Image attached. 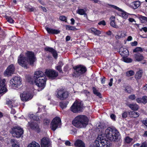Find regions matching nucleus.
<instances>
[{
    "mask_svg": "<svg viewBox=\"0 0 147 147\" xmlns=\"http://www.w3.org/2000/svg\"><path fill=\"white\" fill-rule=\"evenodd\" d=\"M45 73L47 76L51 80L55 79L58 76V72L52 69H46Z\"/></svg>",
    "mask_w": 147,
    "mask_h": 147,
    "instance_id": "13",
    "label": "nucleus"
},
{
    "mask_svg": "<svg viewBox=\"0 0 147 147\" xmlns=\"http://www.w3.org/2000/svg\"><path fill=\"white\" fill-rule=\"evenodd\" d=\"M99 25H102L103 26H105L106 25L105 22L104 20H102L99 22L98 23Z\"/></svg>",
    "mask_w": 147,
    "mask_h": 147,
    "instance_id": "53",
    "label": "nucleus"
},
{
    "mask_svg": "<svg viewBox=\"0 0 147 147\" xmlns=\"http://www.w3.org/2000/svg\"><path fill=\"white\" fill-rule=\"evenodd\" d=\"M15 71V66L13 64H11L7 67L3 74L5 77H9L14 74Z\"/></svg>",
    "mask_w": 147,
    "mask_h": 147,
    "instance_id": "11",
    "label": "nucleus"
},
{
    "mask_svg": "<svg viewBox=\"0 0 147 147\" xmlns=\"http://www.w3.org/2000/svg\"><path fill=\"white\" fill-rule=\"evenodd\" d=\"M142 123L147 127V118L145 120H142Z\"/></svg>",
    "mask_w": 147,
    "mask_h": 147,
    "instance_id": "52",
    "label": "nucleus"
},
{
    "mask_svg": "<svg viewBox=\"0 0 147 147\" xmlns=\"http://www.w3.org/2000/svg\"><path fill=\"white\" fill-rule=\"evenodd\" d=\"M92 89L94 95L97 96L99 98H102L101 94L98 91V90L95 87H93Z\"/></svg>",
    "mask_w": 147,
    "mask_h": 147,
    "instance_id": "30",
    "label": "nucleus"
},
{
    "mask_svg": "<svg viewBox=\"0 0 147 147\" xmlns=\"http://www.w3.org/2000/svg\"><path fill=\"white\" fill-rule=\"evenodd\" d=\"M141 4L140 2L139 1H136L134 2L133 7L134 9L138 8Z\"/></svg>",
    "mask_w": 147,
    "mask_h": 147,
    "instance_id": "40",
    "label": "nucleus"
},
{
    "mask_svg": "<svg viewBox=\"0 0 147 147\" xmlns=\"http://www.w3.org/2000/svg\"><path fill=\"white\" fill-rule=\"evenodd\" d=\"M45 29L48 33L50 34H58L60 32V31L59 30L53 29L48 27H46Z\"/></svg>",
    "mask_w": 147,
    "mask_h": 147,
    "instance_id": "23",
    "label": "nucleus"
},
{
    "mask_svg": "<svg viewBox=\"0 0 147 147\" xmlns=\"http://www.w3.org/2000/svg\"><path fill=\"white\" fill-rule=\"evenodd\" d=\"M25 7L27 11L29 12H33L35 10H36V9L35 7H32L29 5H26L25 6Z\"/></svg>",
    "mask_w": 147,
    "mask_h": 147,
    "instance_id": "31",
    "label": "nucleus"
},
{
    "mask_svg": "<svg viewBox=\"0 0 147 147\" xmlns=\"http://www.w3.org/2000/svg\"><path fill=\"white\" fill-rule=\"evenodd\" d=\"M110 20H111L110 22V25L112 27L116 28L117 27V25L115 24V18L114 16H112L110 18Z\"/></svg>",
    "mask_w": 147,
    "mask_h": 147,
    "instance_id": "34",
    "label": "nucleus"
},
{
    "mask_svg": "<svg viewBox=\"0 0 147 147\" xmlns=\"http://www.w3.org/2000/svg\"><path fill=\"white\" fill-rule=\"evenodd\" d=\"M26 61L25 57L23 56L18 58V63L20 65L24 67H27Z\"/></svg>",
    "mask_w": 147,
    "mask_h": 147,
    "instance_id": "18",
    "label": "nucleus"
},
{
    "mask_svg": "<svg viewBox=\"0 0 147 147\" xmlns=\"http://www.w3.org/2000/svg\"><path fill=\"white\" fill-rule=\"evenodd\" d=\"M138 42L136 41H134V42H131V45L132 46H135L137 45Z\"/></svg>",
    "mask_w": 147,
    "mask_h": 147,
    "instance_id": "58",
    "label": "nucleus"
},
{
    "mask_svg": "<svg viewBox=\"0 0 147 147\" xmlns=\"http://www.w3.org/2000/svg\"><path fill=\"white\" fill-rule=\"evenodd\" d=\"M11 133L12 135L16 138H19L24 133L23 129L19 126H15L11 129Z\"/></svg>",
    "mask_w": 147,
    "mask_h": 147,
    "instance_id": "10",
    "label": "nucleus"
},
{
    "mask_svg": "<svg viewBox=\"0 0 147 147\" xmlns=\"http://www.w3.org/2000/svg\"><path fill=\"white\" fill-rule=\"evenodd\" d=\"M11 142L12 144V147H20L19 144L15 139H11Z\"/></svg>",
    "mask_w": 147,
    "mask_h": 147,
    "instance_id": "35",
    "label": "nucleus"
},
{
    "mask_svg": "<svg viewBox=\"0 0 147 147\" xmlns=\"http://www.w3.org/2000/svg\"><path fill=\"white\" fill-rule=\"evenodd\" d=\"M40 7L42 9V10L45 12H47V10L44 7H43L42 6H40Z\"/></svg>",
    "mask_w": 147,
    "mask_h": 147,
    "instance_id": "63",
    "label": "nucleus"
},
{
    "mask_svg": "<svg viewBox=\"0 0 147 147\" xmlns=\"http://www.w3.org/2000/svg\"><path fill=\"white\" fill-rule=\"evenodd\" d=\"M99 128H100L101 130H102L104 129V127L103 125L102 124H100L98 126Z\"/></svg>",
    "mask_w": 147,
    "mask_h": 147,
    "instance_id": "59",
    "label": "nucleus"
},
{
    "mask_svg": "<svg viewBox=\"0 0 147 147\" xmlns=\"http://www.w3.org/2000/svg\"><path fill=\"white\" fill-rule=\"evenodd\" d=\"M44 50L45 51L51 53L55 59L57 58L58 54L57 51L53 48L47 47L45 48Z\"/></svg>",
    "mask_w": 147,
    "mask_h": 147,
    "instance_id": "17",
    "label": "nucleus"
},
{
    "mask_svg": "<svg viewBox=\"0 0 147 147\" xmlns=\"http://www.w3.org/2000/svg\"><path fill=\"white\" fill-rule=\"evenodd\" d=\"M21 100L23 102H26L31 99L33 96L31 93L27 91H24L20 94Z\"/></svg>",
    "mask_w": 147,
    "mask_h": 147,
    "instance_id": "14",
    "label": "nucleus"
},
{
    "mask_svg": "<svg viewBox=\"0 0 147 147\" xmlns=\"http://www.w3.org/2000/svg\"><path fill=\"white\" fill-rule=\"evenodd\" d=\"M127 105L134 111H136L139 108V106L136 104H128Z\"/></svg>",
    "mask_w": 147,
    "mask_h": 147,
    "instance_id": "27",
    "label": "nucleus"
},
{
    "mask_svg": "<svg viewBox=\"0 0 147 147\" xmlns=\"http://www.w3.org/2000/svg\"><path fill=\"white\" fill-rule=\"evenodd\" d=\"M29 117L30 118L32 119H33L34 121H38L40 119L38 116L34 114H31L29 115Z\"/></svg>",
    "mask_w": 147,
    "mask_h": 147,
    "instance_id": "33",
    "label": "nucleus"
},
{
    "mask_svg": "<svg viewBox=\"0 0 147 147\" xmlns=\"http://www.w3.org/2000/svg\"><path fill=\"white\" fill-rule=\"evenodd\" d=\"M56 92V96L61 100L66 99L68 98L69 94L68 91L65 90L63 88L58 89Z\"/></svg>",
    "mask_w": 147,
    "mask_h": 147,
    "instance_id": "7",
    "label": "nucleus"
},
{
    "mask_svg": "<svg viewBox=\"0 0 147 147\" xmlns=\"http://www.w3.org/2000/svg\"><path fill=\"white\" fill-rule=\"evenodd\" d=\"M25 57L27 61L30 65H33L35 61L36 60L34 53L32 51H28L25 53Z\"/></svg>",
    "mask_w": 147,
    "mask_h": 147,
    "instance_id": "8",
    "label": "nucleus"
},
{
    "mask_svg": "<svg viewBox=\"0 0 147 147\" xmlns=\"http://www.w3.org/2000/svg\"><path fill=\"white\" fill-rule=\"evenodd\" d=\"M134 57L136 61H140L144 59V56L142 54L139 53H137L134 55Z\"/></svg>",
    "mask_w": 147,
    "mask_h": 147,
    "instance_id": "25",
    "label": "nucleus"
},
{
    "mask_svg": "<svg viewBox=\"0 0 147 147\" xmlns=\"http://www.w3.org/2000/svg\"><path fill=\"white\" fill-rule=\"evenodd\" d=\"M73 69L74 70L73 76L77 78L84 76L87 71L86 67L82 64H79L73 66Z\"/></svg>",
    "mask_w": 147,
    "mask_h": 147,
    "instance_id": "4",
    "label": "nucleus"
},
{
    "mask_svg": "<svg viewBox=\"0 0 147 147\" xmlns=\"http://www.w3.org/2000/svg\"><path fill=\"white\" fill-rule=\"evenodd\" d=\"M106 7L110 8H113L119 11H120L121 16L123 19H126L127 18L128 16V15L129 14L127 12L123 10L120 8L114 5L108 4L106 5Z\"/></svg>",
    "mask_w": 147,
    "mask_h": 147,
    "instance_id": "12",
    "label": "nucleus"
},
{
    "mask_svg": "<svg viewBox=\"0 0 147 147\" xmlns=\"http://www.w3.org/2000/svg\"><path fill=\"white\" fill-rule=\"evenodd\" d=\"M28 124L31 129L36 130L38 133L40 132L39 126L37 123L33 121L28 122Z\"/></svg>",
    "mask_w": 147,
    "mask_h": 147,
    "instance_id": "16",
    "label": "nucleus"
},
{
    "mask_svg": "<svg viewBox=\"0 0 147 147\" xmlns=\"http://www.w3.org/2000/svg\"><path fill=\"white\" fill-rule=\"evenodd\" d=\"M119 52L121 56L127 57L129 55L128 50L126 48L123 47H121L119 51Z\"/></svg>",
    "mask_w": 147,
    "mask_h": 147,
    "instance_id": "20",
    "label": "nucleus"
},
{
    "mask_svg": "<svg viewBox=\"0 0 147 147\" xmlns=\"http://www.w3.org/2000/svg\"><path fill=\"white\" fill-rule=\"evenodd\" d=\"M140 147H147V144L146 142L142 143Z\"/></svg>",
    "mask_w": 147,
    "mask_h": 147,
    "instance_id": "55",
    "label": "nucleus"
},
{
    "mask_svg": "<svg viewBox=\"0 0 147 147\" xmlns=\"http://www.w3.org/2000/svg\"><path fill=\"white\" fill-rule=\"evenodd\" d=\"M128 98L129 99L133 100L135 99L136 96L134 94H132L129 96Z\"/></svg>",
    "mask_w": 147,
    "mask_h": 147,
    "instance_id": "48",
    "label": "nucleus"
},
{
    "mask_svg": "<svg viewBox=\"0 0 147 147\" xmlns=\"http://www.w3.org/2000/svg\"><path fill=\"white\" fill-rule=\"evenodd\" d=\"M130 117L133 118L138 117L140 115L139 113L134 111H129L128 112Z\"/></svg>",
    "mask_w": 147,
    "mask_h": 147,
    "instance_id": "28",
    "label": "nucleus"
},
{
    "mask_svg": "<svg viewBox=\"0 0 147 147\" xmlns=\"http://www.w3.org/2000/svg\"><path fill=\"white\" fill-rule=\"evenodd\" d=\"M102 134L100 137L98 136L96 140L94 142V145L96 147H109V142L105 139H104V136H102Z\"/></svg>",
    "mask_w": 147,
    "mask_h": 147,
    "instance_id": "5",
    "label": "nucleus"
},
{
    "mask_svg": "<svg viewBox=\"0 0 147 147\" xmlns=\"http://www.w3.org/2000/svg\"><path fill=\"white\" fill-rule=\"evenodd\" d=\"M96 30V29L94 28H90V30L91 31V32L93 34L94 33V32H95V31Z\"/></svg>",
    "mask_w": 147,
    "mask_h": 147,
    "instance_id": "64",
    "label": "nucleus"
},
{
    "mask_svg": "<svg viewBox=\"0 0 147 147\" xmlns=\"http://www.w3.org/2000/svg\"><path fill=\"white\" fill-rule=\"evenodd\" d=\"M85 11L83 9H78L77 13L78 14L81 15H84V16H87V14L85 12Z\"/></svg>",
    "mask_w": 147,
    "mask_h": 147,
    "instance_id": "36",
    "label": "nucleus"
},
{
    "mask_svg": "<svg viewBox=\"0 0 147 147\" xmlns=\"http://www.w3.org/2000/svg\"><path fill=\"white\" fill-rule=\"evenodd\" d=\"M125 90L127 93L130 94L133 91V89L130 86H128L125 87Z\"/></svg>",
    "mask_w": 147,
    "mask_h": 147,
    "instance_id": "41",
    "label": "nucleus"
},
{
    "mask_svg": "<svg viewBox=\"0 0 147 147\" xmlns=\"http://www.w3.org/2000/svg\"><path fill=\"white\" fill-rule=\"evenodd\" d=\"M95 35L99 36L101 34V32L97 30H96L95 31V32L93 33Z\"/></svg>",
    "mask_w": 147,
    "mask_h": 147,
    "instance_id": "51",
    "label": "nucleus"
},
{
    "mask_svg": "<svg viewBox=\"0 0 147 147\" xmlns=\"http://www.w3.org/2000/svg\"><path fill=\"white\" fill-rule=\"evenodd\" d=\"M69 103V101H62L60 102L59 104L60 107L63 109L65 108L67 106V105Z\"/></svg>",
    "mask_w": 147,
    "mask_h": 147,
    "instance_id": "32",
    "label": "nucleus"
},
{
    "mask_svg": "<svg viewBox=\"0 0 147 147\" xmlns=\"http://www.w3.org/2000/svg\"><path fill=\"white\" fill-rule=\"evenodd\" d=\"M143 74V71L142 70L140 69L137 71L135 74L134 77L138 83H139V80L142 78Z\"/></svg>",
    "mask_w": 147,
    "mask_h": 147,
    "instance_id": "21",
    "label": "nucleus"
},
{
    "mask_svg": "<svg viewBox=\"0 0 147 147\" xmlns=\"http://www.w3.org/2000/svg\"><path fill=\"white\" fill-rule=\"evenodd\" d=\"M143 51V49L140 47H137L134 49L133 50L134 53H136L137 52H142Z\"/></svg>",
    "mask_w": 147,
    "mask_h": 147,
    "instance_id": "44",
    "label": "nucleus"
},
{
    "mask_svg": "<svg viewBox=\"0 0 147 147\" xmlns=\"http://www.w3.org/2000/svg\"><path fill=\"white\" fill-rule=\"evenodd\" d=\"M113 81V78H111L109 82V86L111 87L112 86Z\"/></svg>",
    "mask_w": 147,
    "mask_h": 147,
    "instance_id": "56",
    "label": "nucleus"
},
{
    "mask_svg": "<svg viewBox=\"0 0 147 147\" xmlns=\"http://www.w3.org/2000/svg\"><path fill=\"white\" fill-rule=\"evenodd\" d=\"M59 19L62 21H66L67 18L64 16H61L59 17Z\"/></svg>",
    "mask_w": 147,
    "mask_h": 147,
    "instance_id": "47",
    "label": "nucleus"
},
{
    "mask_svg": "<svg viewBox=\"0 0 147 147\" xmlns=\"http://www.w3.org/2000/svg\"><path fill=\"white\" fill-rule=\"evenodd\" d=\"M65 144L66 146H71V143L69 140H66L65 141Z\"/></svg>",
    "mask_w": 147,
    "mask_h": 147,
    "instance_id": "57",
    "label": "nucleus"
},
{
    "mask_svg": "<svg viewBox=\"0 0 147 147\" xmlns=\"http://www.w3.org/2000/svg\"><path fill=\"white\" fill-rule=\"evenodd\" d=\"M61 122V120L59 117H56L54 118L51 123L50 127L51 130L53 131H55Z\"/></svg>",
    "mask_w": 147,
    "mask_h": 147,
    "instance_id": "15",
    "label": "nucleus"
},
{
    "mask_svg": "<svg viewBox=\"0 0 147 147\" xmlns=\"http://www.w3.org/2000/svg\"><path fill=\"white\" fill-rule=\"evenodd\" d=\"M74 145L76 147H85L84 142L79 139L77 140L75 142Z\"/></svg>",
    "mask_w": 147,
    "mask_h": 147,
    "instance_id": "26",
    "label": "nucleus"
},
{
    "mask_svg": "<svg viewBox=\"0 0 147 147\" xmlns=\"http://www.w3.org/2000/svg\"><path fill=\"white\" fill-rule=\"evenodd\" d=\"M5 18L7 20V21L10 23H13L14 20L10 16H8L7 15L5 16Z\"/></svg>",
    "mask_w": 147,
    "mask_h": 147,
    "instance_id": "43",
    "label": "nucleus"
},
{
    "mask_svg": "<svg viewBox=\"0 0 147 147\" xmlns=\"http://www.w3.org/2000/svg\"><path fill=\"white\" fill-rule=\"evenodd\" d=\"M39 145L35 142H32V143L29 144L28 147H40Z\"/></svg>",
    "mask_w": 147,
    "mask_h": 147,
    "instance_id": "38",
    "label": "nucleus"
},
{
    "mask_svg": "<svg viewBox=\"0 0 147 147\" xmlns=\"http://www.w3.org/2000/svg\"><path fill=\"white\" fill-rule=\"evenodd\" d=\"M110 117L111 119L113 120H115L116 116L114 114H111L110 115Z\"/></svg>",
    "mask_w": 147,
    "mask_h": 147,
    "instance_id": "61",
    "label": "nucleus"
},
{
    "mask_svg": "<svg viewBox=\"0 0 147 147\" xmlns=\"http://www.w3.org/2000/svg\"><path fill=\"white\" fill-rule=\"evenodd\" d=\"M134 72L132 70H130L127 71L125 73L126 76L127 77H129L134 75Z\"/></svg>",
    "mask_w": 147,
    "mask_h": 147,
    "instance_id": "39",
    "label": "nucleus"
},
{
    "mask_svg": "<svg viewBox=\"0 0 147 147\" xmlns=\"http://www.w3.org/2000/svg\"><path fill=\"white\" fill-rule=\"evenodd\" d=\"M89 120L85 115H80L76 117L72 121L73 125L76 127L81 128L85 127L88 124Z\"/></svg>",
    "mask_w": 147,
    "mask_h": 147,
    "instance_id": "3",
    "label": "nucleus"
},
{
    "mask_svg": "<svg viewBox=\"0 0 147 147\" xmlns=\"http://www.w3.org/2000/svg\"><path fill=\"white\" fill-rule=\"evenodd\" d=\"M50 122V120L49 119L47 118L44 119L43 120V123L45 125L48 126L49 125Z\"/></svg>",
    "mask_w": 147,
    "mask_h": 147,
    "instance_id": "45",
    "label": "nucleus"
},
{
    "mask_svg": "<svg viewBox=\"0 0 147 147\" xmlns=\"http://www.w3.org/2000/svg\"><path fill=\"white\" fill-rule=\"evenodd\" d=\"M140 19L141 20H143L147 22V17L142 16H140Z\"/></svg>",
    "mask_w": 147,
    "mask_h": 147,
    "instance_id": "50",
    "label": "nucleus"
},
{
    "mask_svg": "<svg viewBox=\"0 0 147 147\" xmlns=\"http://www.w3.org/2000/svg\"><path fill=\"white\" fill-rule=\"evenodd\" d=\"M63 65V63L61 61H59L58 63V65L56 66L55 69L60 73H63L62 67Z\"/></svg>",
    "mask_w": 147,
    "mask_h": 147,
    "instance_id": "29",
    "label": "nucleus"
},
{
    "mask_svg": "<svg viewBox=\"0 0 147 147\" xmlns=\"http://www.w3.org/2000/svg\"><path fill=\"white\" fill-rule=\"evenodd\" d=\"M136 101L138 103L145 104L147 103V96H142V98H137Z\"/></svg>",
    "mask_w": 147,
    "mask_h": 147,
    "instance_id": "24",
    "label": "nucleus"
},
{
    "mask_svg": "<svg viewBox=\"0 0 147 147\" xmlns=\"http://www.w3.org/2000/svg\"><path fill=\"white\" fill-rule=\"evenodd\" d=\"M103 136L110 141H119L120 135L117 130L114 127H109L105 131Z\"/></svg>",
    "mask_w": 147,
    "mask_h": 147,
    "instance_id": "1",
    "label": "nucleus"
},
{
    "mask_svg": "<svg viewBox=\"0 0 147 147\" xmlns=\"http://www.w3.org/2000/svg\"><path fill=\"white\" fill-rule=\"evenodd\" d=\"M128 113L127 111H125L122 114V117L123 118H126L127 117Z\"/></svg>",
    "mask_w": 147,
    "mask_h": 147,
    "instance_id": "49",
    "label": "nucleus"
},
{
    "mask_svg": "<svg viewBox=\"0 0 147 147\" xmlns=\"http://www.w3.org/2000/svg\"><path fill=\"white\" fill-rule=\"evenodd\" d=\"M83 104L81 101L76 100L70 108L71 111L76 113L81 112L83 109Z\"/></svg>",
    "mask_w": 147,
    "mask_h": 147,
    "instance_id": "6",
    "label": "nucleus"
},
{
    "mask_svg": "<svg viewBox=\"0 0 147 147\" xmlns=\"http://www.w3.org/2000/svg\"><path fill=\"white\" fill-rule=\"evenodd\" d=\"M123 61L126 63H131L133 61L131 58H127V57H123Z\"/></svg>",
    "mask_w": 147,
    "mask_h": 147,
    "instance_id": "42",
    "label": "nucleus"
},
{
    "mask_svg": "<svg viewBox=\"0 0 147 147\" xmlns=\"http://www.w3.org/2000/svg\"><path fill=\"white\" fill-rule=\"evenodd\" d=\"M105 79H106L105 77L104 76H103V78H100V81H101V83L102 84H104L105 83Z\"/></svg>",
    "mask_w": 147,
    "mask_h": 147,
    "instance_id": "54",
    "label": "nucleus"
},
{
    "mask_svg": "<svg viewBox=\"0 0 147 147\" xmlns=\"http://www.w3.org/2000/svg\"><path fill=\"white\" fill-rule=\"evenodd\" d=\"M16 113V111L13 108L11 109V113L13 115L15 114Z\"/></svg>",
    "mask_w": 147,
    "mask_h": 147,
    "instance_id": "60",
    "label": "nucleus"
},
{
    "mask_svg": "<svg viewBox=\"0 0 147 147\" xmlns=\"http://www.w3.org/2000/svg\"><path fill=\"white\" fill-rule=\"evenodd\" d=\"M49 141L46 138H43L41 142V147H49Z\"/></svg>",
    "mask_w": 147,
    "mask_h": 147,
    "instance_id": "22",
    "label": "nucleus"
},
{
    "mask_svg": "<svg viewBox=\"0 0 147 147\" xmlns=\"http://www.w3.org/2000/svg\"><path fill=\"white\" fill-rule=\"evenodd\" d=\"M128 20L129 22H136V21L134 19L132 18H129L128 19Z\"/></svg>",
    "mask_w": 147,
    "mask_h": 147,
    "instance_id": "62",
    "label": "nucleus"
},
{
    "mask_svg": "<svg viewBox=\"0 0 147 147\" xmlns=\"http://www.w3.org/2000/svg\"><path fill=\"white\" fill-rule=\"evenodd\" d=\"M34 83L42 90L45 87L47 78L44 72L41 71H36L33 77Z\"/></svg>",
    "mask_w": 147,
    "mask_h": 147,
    "instance_id": "2",
    "label": "nucleus"
},
{
    "mask_svg": "<svg viewBox=\"0 0 147 147\" xmlns=\"http://www.w3.org/2000/svg\"><path fill=\"white\" fill-rule=\"evenodd\" d=\"M66 29L68 30H73L76 31L77 30V29L75 27L72 26H71L69 25L65 26Z\"/></svg>",
    "mask_w": 147,
    "mask_h": 147,
    "instance_id": "37",
    "label": "nucleus"
},
{
    "mask_svg": "<svg viewBox=\"0 0 147 147\" xmlns=\"http://www.w3.org/2000/svg\"><path fill=\"white\" fill-rule=\"evenodd\" d=\"M22 80L20 78L15 76L11 79L10 83L12 86L16 88H19L22 84Z\"/></svg>",
    "mask_w": 147,
    "mask_h": 147,
    "instance_id": "9",
    "label": "nucleus"
},
{
    "mask_svg": "<svg viewBox=\"0 0 147 147\" xmlns=\"http://www.w3.org/2000/svg\"><path fill=\"white\" fill-rule=\"evenodd\" d=\"M5 79L2 80L0 78V94L6 92L7 90L5 85Z\"/></svg>",
    "mask_w": 147,
    "mask_h": 147,
    "instance_id": "19",
    "label": "nucleus"
},
{
    "mask_svg": "<svg viewBox=\"0 0 147 147\" xmlns=\"http://www.w3.org/2000/svg\"><path fill=\"white\" fill-rule=\"evenodd\" d=\"M132 140L133 139L130 138L129 136H127L125 137V142L127 144H129Z\"/></svg>",
    "mask_w": 147,
    "mask_h": 147,
    "instance_id": "46",
    "label": "nucleus"
}]
</instances>
